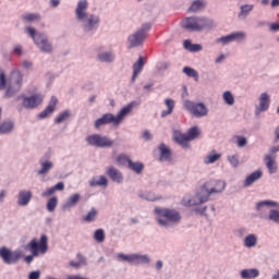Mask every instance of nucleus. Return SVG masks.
Masks as SVG:
<instances>
[{
	"label": "nucleus",
	"instance_id": "nucleus-1",
	"mask_svg": "<svg viewBox=\"0 0 279 279\" xmlns=\"http://www.w3.org/2000/svg\"><path fill=\"white\" fill-rule=\"evenodd\" d=\"M223 191H226V183L222 180H210L204 184L201 193L194 197L185 196L182 204L186 207L199 206V204H206L215 193H223Z\"/></svg>",
	"mask_w": 279,
	"mask_h": 279
},
{
	"label": "nucleus",
	"instance_id": "nucleus-2",
	"mask_svg": "<svg viewBox=\"0 0 279 279\" xmlns=\"http://www.w3.org/2000/svg\"><path fill=\"white\" fill-rule=\"evenodd\" d=\"M76 20L82 23L84 32H95L101 20L99 15L88 14V1L80 0L75 9Z\"/></svg>",
	"mask_w": 279,
	"mask_h": 279
},
{
	"label": "nucleus",
	"instance_id": "nucleus-3",
	"mask_svg": "<svg viewBox=\"0 0 279 279\" xmlns=\"http://www.w3.org/2000/svg\"><path fill=\"white\" fill-rule=\"evenodd\" d=\"M22 87L23 73H21V70H12L8 81L5 80V72H0V90H5L4 97H14V95H16Z\"/></svg>",
	"mask_w": 279,
	"mask_h": 279
},
{
	"label": "nucleus",
	"instance_id": "nucleus-4",
	"mask_svg": "<svg viewBox=\"0 0 279 279\" xmlns=\"http://www.w3.org/2000/svg\"><path fill=\"white\" fill-rule=\"evenodd\" d=\"M136 106V102H131L128 106L123 107L117 116L112 113H105L101 118L97 119L94 123L96 130H99L101 125H110V123L114 126L121 125L123 123V120L130 112H132V109Z\"/></svg>",
	"mask_w": 279,
	"mask_h": 279
},
{
	"label": "nucleus",
	"instance_id": "nucleus-5",
	"mask_svg": "<svg viewBox=\"0 0 279 279\" xmlns=\"http://www.w3.org/2000/svg\"><path fill=\"white\" fill-rule=\"evenodd\" d=\"M180 25L186 32H202L203 29H213L215 27L213 20L197 16L185 17Z\"/></svg>",
	"mask_w": 279,
	"mask_h": 279
},
{
	"label": "nucleus",
	"instance_id": "nucleus-6",
	"mask_svg": "<svg viewBox=\"0 0 279 279\" xmlns=\"http://www.w3.org/2000/svg\"><path fill=\"white\" fill-rule=\"evenodd\" d=\"M155 215H156V221L162 228H171L173 223H178V221L182 219L178 210L169 209V208L156 207Z\"/></svg>",
	"mask_w": 279,
	"mask_h": 279
},
{
	"label": "nucleus",
	"instance_id": "nucleus-7",
	"mask_svg": "<svg viewBox=\"0 0 279 279\" xmlns=\"http://www.w3.org/2000/svg\"><path fill=\"white\" fill-rule=\"evenodd\" d=\"M48 241L49 239L47 238V235L43 234L39 242L38 240L33 239L26 245V250L32 253V255H27L25 257V263H27V265H29L34 260L35 256H39V254H47V250H49Z\"/></svg>",
	"mask_w": 279,
	"mask_h": 279
},
{
	"label": "nucleus",
	"instance_id": "nucleus-8",
	"mask_svg": "<svg viewBox=\"0 0 279 279\" xmlns=\"http://www.w3.org/2000/svg\"><path fill=\"white\" fill-rule=\"evenodd\" d=\"M150 29H151V23L147 22L142 24L140 29H137L135 33L131 34L128 37L129 49L141 47L143 43H145V39L147 38V34H149Z\"/></svg>",
	"mask_w": 279,
	"mask_h": 279
},
{
	"label": "nucleus",
	"instance_id": "nucleus-9",
	"mask_svg": "<svg viewBox=\"0 0 279 279\" xmlns=\"http://www.w3.org/2000/svg\"><path fill=\"white\" fill-rule=\"evenodd\" d=\"M26 32L31 38H33L35 45H37L40 51H44V53H51L53 47L49 43V38H47L46 34L36 32V28L32 26L26 27Z\"/></svg>",
	"mask_w": 279,
	"mask_h": 279
},
{
	"label": "nucleus",
	"instance_id": "nucleus-10",
	"mask_svg": "<svg viewBox=\"0 0 279 279\" xmlns=\"http://www.w3.org/2000/svg\"><path fill=\"white\" fill-rule=\"evenodd\" d=\"M118 260L121 263H129L130 265H149L151 258L147 254L133 253L125 255L123 253L118 254Z\"/></svg>",
	"mask_w": 279,
	"mask_h": 279
},
{
	"label": "nucleus",
	"instance_id": "nucleus-11",
	"mask_svg": "<svg viewBox=\"0 0 279 279\" xmlns=\"http://www.w3.org/2000/svg\"><path fill=\"white\" fill-rule=\"evenodd\" d=\"M184 108L195 117L196 119H202L204 117H208V107L204 105V102H194L191 100H185L184 101Z\"/></svg>",
	"mask_w": 279,
	"mask_h": 279
},
{
	"label": "nucleus",
	"instance_id": "nucleus-12",
	"mask_svg": "<svg viewBox=\"0 0 279 279\" xmlns=\"http://www.w3.org/2000/svg\"><path fill=\"white\" fill-rule=\"evenodd\" d=\"M86 142L92 147H112L114 145V142L110 137L100 134L88 135Z\"/></svg>",
	"mask_w": 279,
	"mask_h": 279
},
{
	"label": "nucleus",
	"instance_id": "nucleus-13",
	"mask_svg": "<svg viewBox=\"0 0 279 279\" xmlns=\"http://www.w3.org/2000/svg\"><path fill=\"white\" fill-rule=\"evenodd\" d=\"M44 100L45 96H43V94H34L32 96H24L22 105L23 108H26L27 110H34L35 108H38Z\"/></svg>",
	"mask_w": 279,
	"mask_h": 279
},
{
	"label": "nucleus",
	"instance_id": "nucleus-14",
	"mask_svg": "<svg viewBox=\"0 0 279 279\" xmlns=\"http://www.w3.org/2000/svg\"><path fill=\"white\" fill-rule=\"evenodd\" d=\"M0 257L2 258L3 263L7 265H12L21 258V255L17 252H12L5 247L0 248Z\"/></svg>",
	"mask_w": 279,
	"mask_h": 279
},
{
	"label": "nucleus",
	"instance_id": "nucleus-15",
	"mask_svg": "<svg viewBox=\"0 0 279 279\" xmlns=\"http://www.w3.org/2000/svg\"><path fill=\"white\" fill-rule=\"evenodd\" d=\"M259 105L255 109V114H260V112H267L271 106V97L267 93H262L258 98Z\"/></svg>",
	"mask_w": 279,
	"mask_h": 279
},
{
	"label": "nucleus",
	"instance_id": "nucleus-16",
	"mask_svg": "<svg viewBox=\"0 0 279 279\" xmlns=\"http://www.w3.org/2000/svg\"><path fill=\"white\" fill-rule=\"evenodd\" d=\"M264 162L270 175L278 173V161H276V156L265 155Z\"/></svg>",
	"mask_w": 279,
	"mask_h": 279
},
{
	"label": "nucleus",
	"instance_id": "nucleus-17",
	"mask_svg": "<svg viewBox=\"0 0 279 279\" xmlns=\"http://www.w3.org/2000/svg\"><path fill=\"white\" fill-rule=\"evenodd\" d=\"M245 38V33L243 32H234L227 36L220 37L217 41L222 45H228L229 43H234L235 40H243Z\"/></svg>",
	"mask_w": 279,
	"mask_h": 279
},
{
	"label": "nucleus",
	"instance_id": "nucleus-18",
	"mask_svg": "<svg viewBox=\"0 0 279 279\" xmlns=\"http://www.w3.org/2000/svg\"><path fill=\"white\" fill-rule=\"evenodd\" d=\"M56 106H58V98L52 96L48 106L45 108V110L39 112L38 119H47V117H50V114H53V112L56 111Z\"/></svg>",
	"mask_w": 279,
	"mask_h": 279
},
{
	"label": "nucleus",
	"instance_id": "nucleus-19",
	"mask_svg": "<svg viewBox=\"0 0 279 279\" xmlns=\"http://www.w3.org/2000/svg\"><path fill=\"white\" fill-rule=\"evenodd\" d=\"M262 178H263V170H256L246 177V179L244 180L243 186L247 189L248 186H252L254 182H258V180H260Z\"/></svg>",
	"mask_w": 279,
	"mask_h": 279
},
{
	"label": "nucleus",
	"instance_id": "nucleus-20",
	"mask_svg": "<svg viewBox=\"0 0 279 279\" xmlns=\"http://www.w3.org/2000/svg\"><path fill=\"white\" fill-rule=\"evenodd\" d=\"M145 66V58L140 57L138 60L133 64V76L132 82H136V78L141 73H143V69Z\"/></svg>",
	"mask_w": 279,
	"mask_h": 279
},
{
	"label": "nucleus",
	"instance_id": "nucleus-21",
	"mask_svg": "<svg viewBox=\"0 0 279 279\" xmlns=\"http://www.w3.org/2000/svg\"><path fill=\"white\" fill-rule=\"evenodd\" d=\"M106 173L112 182H117V184H121V182H123V174L117 168L110 167L107 169Z\"/></svg>",
	"mask_w": 279,
	"mask_h": 279
},
{
	"label": "nucleus",
	"instance_id": "nucleus-22",
	"mask_svg": "<svg viewBox=\"0 0 279 279\" xmlns=\"http://www.w3.org/2000/svg\"><path fill=\"white\" fill-rule=\"evenodd\" d=\"M32 202V191L22 190L17 196L19 206H27Z\"/></svg>",
	"mask_w": 279,
	"mask_h": 279
},
{
	"label": "nucleus",
	"instance_id": "nucleus-23",
	"mask_svg": "<svg viewBox=\"0 0 279 279\" xmlns=\"http://www.w3.org/2000/svg\"><path fill=\"white\" fill-rule=\"evenodd\" d=\"M244 247H247V250H252V247H256L258 245V235L254 233L247 234L243 240Z\"/></svg>",
	"mask_w": 279,
	"mask_h": 279
},
{
	"label": "nucleus",
	"instance_id": "nucleus-24",
	"mask_svg": "<svg viewBox=\"0 0 279 279\" xmlns=\"http://www.w3.org/2000/svg\"><path fill=\"white\" fill-rule=\"evenodd\" d=\"M40 169L37 171L38 175H47L53 169V162L45 159L39 160Z\"/></svg>",
	"mask_w": 279,
	"mask_h": 279
},
{
	"label": "nucleus",
	"instance_id": "nucleus-25",
	"mask_svg": "<svg viewBox=\"0 0 279 279\" xmlns=\"http://www.w3.org/2000/svg\"><path fill=\"white\" fill-rule=\"evenodd\" d=\"M240 276L242 279H255L260 276V271L256 268L243 269Z\"/></svg>",
	"mask_w": 279,
	"mask_h": 279
},
{
	"label": "nucleus",
	"instance_id": "nucleus-26",
	"mask_svg": "<svg viewBox=\"0 0 279 279\" xmlns=\"http://www.w3.org/2000/svg\"><path fill=\"white\" fill-rule=\"evenodd\" d=\"M220 158L221 154L217 153V150H211L203 158V162L204 165H215Z\"/></svg>",
	"mask_w": 279,
	"mask_h": 279
},
{
	"label": "nucleus",
	"instance_id": "nucleus-27",
	"mask_svg": "<svg viewBox=\"0 0 279 279\" xmlns=\"http://www.w3.org/2000/svg\"><path fill=\"white\" fill-rule=\"evenodd\" d=\"M159 151H160L159 160L161 162L171 160V149H169V147H167V145L160 144Z\"/></svg>",
	"mask_w": 279,
	"mask_h": 279
},
{
	"label": "nucleus",
	"instance_id": "nucleus-28",
	"mask_svg": "<svg viewBox=\"0 0 279 279\" xmlns=\"http://www.w3.org/2000/svg\"><path fill=\"white\" fill-rule=\"evenodd\" d=\"M174 141L179 145H182V147H189V143L191 142V140H189V135L180 132L174 133Z\"/></svg>",
	"mask_w": 279,
	"mask_h": 279
},
{
	"label": "nucleus",
	"instance_id": "nucleus-29",
	"mask_svg": "<svg viewBox=\"0 0 279 279\" xmlns=\"http://www.w3.org/2000/svg\"><path fill=\"white\" fill-rule=\"evenodd\" d=\"M183 47L186 51H191L192 53H196V51H202V45L199 44H192L191 39H185L183 41Z\"/></svg>",
	"mask_w": 279,
	"mask_h": 279
},
{
	"label": "nucleus",
	"instance_id": "nucleus-30",
	"mask_svg": "<svg viewBox=\"0 0 279 279\" xmlns=\"http://www.w3.org/2000/svg\"><path fill=\"white\" fill-rule=\"evenodd\" d=\"M56 191H64V183L59 182L54 186L49 187L47 191L41 193V197H50V195H53Z\"/></svg>",
	"mask_w": 279,
	"mask_h": 279
},
{
	"label": "nucleus",
	"instance_id": "nucleus-31",
	"mask_svg": "<svg viewBox=\"0 0 279 279\" xmlns=\"http://www.w3.org/2000/svg\"><path fill=\"white\" fill-rule=\"evenodd\" d=\"M89 186H108V179L104 175L94 177L89 181Z\"/></svg>",
	"mask_w": 279,
	"mask_h": 279
},
{
	"label": "nucleus",
	"instance_id": "nucleus-32",
	"mask_svg": "<svg viewBox=\"0 0 279 279\" xmlns=\"http://www.w3.org/2000/svg\"><path fill=\"white\" fill-rule=\"evenodd\" d=\"M165 104L167 106V110H163L161 112V118L165 119V117H169V114H172L173 109L175 108V101L171 98H168L165 100Z\"/></svg>",
	"mask_w": 279,
	"mask_h": 279
},
{
	"label": "nucleus",
	"instance_id": "nucleus-33",
	"mask_svg": "<svg viewBox=\"0 0 279 279\" xmlns=\"http://www.w3.org/2000/svg\"><path fill=\"white\" fill-rule=\"evenodd\" d=\"M99 62H114V53L112 51H105L98 53Z\"/></svg>",
	"mask_w": 279,
	"mask_h": 279
},
{
	"label": "nucleus",
	"instance_id": "nucleus-34",
	"mask_svg": "<svg viewBox=\"0 0 279 279\" xmlns=\"http://www.w3.org/2000/svg\"><path fill=\"white\" fill-rule=\"evenodd\" d=\"M82 199L80 194H73L69 197L66 203L63 205V208H73V206H77V202Z\"/></svg>",
	"mask_w": 279,
	"mask_h": 279
},
{
	"label": "nucleus",
	"instance_id": "nucleus-35",
	"mask_svg": "<svg viewBox=\"0 0 279 279\" xmlns=\"http://www.w3.org/2000/svg\"><path fill=\"white\" fill-rule=\"evenodd\" d=\"M22 21L25 23H36L40 21V14L38 13H26L22 15Z\"/></svg>",
	"mask_w": 279,
	"mask_h": 279
},
{
	"label": "nucleus",
	"instance_id": "nucleus-36",
	"mask_svg": "<svg viewBox=\"0 0 279 279\" xmlns=\"http://www.w3.org/2000/svg\"><path fill=\"white\" fill-rule=\"evenodd\" d=\"M129 168L134 171V173L141 174L143 173V169H145V165L141 161H129Z\"/></svg>",
	"mask_w": 279,
	"mask_h": 279
},
{
	"label": "nucleus",
	"instance_id": "nucleus-37",
	"mask_svg": "<svg viewBox=\"0 0 279 279\" xmlns=\"http://www.w3.org/2000/svg\"><path fill=\"white\" fill-rule=\"evenodd\" d=\"M203 8H206V2H204V0H195L194 2H192L189 11L199 12V10H203Z\"/></svg>",
	"mask_w": 279,
	"mask_h": 279
},
{
	"label": "nucleus",
	"instance_id": "nucleus-38",
	"mask_svg": "<svg viewBox=\"0 0 279 279\" xmlns=\"http://www.w3.org/2000/svg\"><path fill=\"white\" fill-rule=\"evenodd\" d=\"M12 130H14L13 122H3L0 124V134H10Z\"/></svg>",
	"mask_w": 279,
	"mask_h": 279
},
{
	"label": "nucleus",
	"instance_id": "nucleus-39",
	"mask_svg": "<svg viewBox=\"0 0 279 279\" xmlns=\"http://www.w3.org/2000/svg\"><path fill=\"white\" fill-rule=\"evenodd\" d=\"M199 134H201V131H199V128H197V126L191 128V129L187 131V133H186L187 138H189L190 141H195V138H198V137H199Z\"/></svg>",
	"mask_w": 279,
	"mask_h": 279
},
{
	"label": "nucleus",
	"instance_id": "nucleus-40",
	"mask_svg": "<svg viewBox=\"0 0 279 279\" xmlns=\"http://www.w3.org/2000/svg\"><path fill=\"white\" fill-rule=\"evenodd\" d=\"M222 99L227 106H234V96L232 95V92L227 90L222 94Z\"/></svg>",
	"mask_w": 279,
	"mask_h": 279
},
{
	"label": "nucleus",
	"instance_id": "nucleus-41",
	"mask_svg": "<svg viewBox=\"0 0 279 279\" xmlns=\"http://www.w3.org/2000/svg\"><path fill=\"white\" fill-rule=\"evenodd\" d=\"M263 206H271L272 208H279V204L277 202L262 201V202L256 204V209L260 210V208H263Z\"/></svg>",
	"mask_w": 279,
	"mask_h": 279
},
{
	"label": "nucleus",
	"instance_id": "nucleus-42",
	"mask_svg": "<svg viewBox=\"0 0 279 279\" xmlns=\"http://www.w3.org/2000/svg\"><path fill=\"white\" fill-rule=\"evenodd\" d=\"M97 219V209L92 208L86 216H84L83 221H86V223H92V221H95Z\"/></svg>",
	"mask_w": 279,
	"mask_h": 279
},
{
	"label": "nucleus",
	"instance_id": "nucleus-43",
	"mask_svg": "<svg viewBox=\"0 0 279 279\" xmlns=\"http://www.w3.org/2000/svg\"><path fill=\"white\" fill-rule=\"evenodd\" d=\"M58 208V197L52 196L47 203L48 213H53Z\"/></svg>",
	"mask_w": 279,
	"mask_h": 279
},
{
	"label": "nucleus",
	"instance_id": "nucleus-44",
	"mask_svg": "<svg viewBox=\"0 0 279 279\" xmlns=\"http://www.w3.org/2000/svg\"><path fill=\"white\" fill-rule=\"evenodd\" d=\"M140 197L147 202H156V199H160V197L156 196L153 192H143L140 194Z\"/></svg>",
	"mask_w": 279,
	"mask_h": 279
},
{
	"label": "nucleus",
	"instance_id": "nucleus-45",
	"mask_svg": "<svg viewBox=\"0 0 279 279\" xmlns=\"http://www.w3.org/2000/svg\"><path fill=\"white\" fill-rule=\"evenodd\" d=\"M69 117H71V112L69 110H65L63 112H61L56 119H54V123L59 124V123H64V121H66L69 119Z\"/></svg>",
	"mask_w": 279,
	"mask_h": 279
},
{
	"label": "nucleus",
	"instance_id": "nucleus-46",
	"mask_svg": "<svg viewBox=\"0 0 279 279\" xmlns=\"http://www.w3.org/2000/svg\"><path fill=\"white\" fill-rule=\"evenodd\" d=\"M94 239L97 241V243H104L106 240V233L104 232V229H98L94 233Z\"/></svg>",
	"mask_w": 279,
	"mask_h": 279
},
{
	"label": "nucleus",
	"instance_id": "nucleus-47",
	"mask_svg": "<svg viewBox=\"0 0 279 279\" xmlns=\"http://www.w3.org/2000/svg\"><path fill=\"white\" fill-rule=\"evenodd\" d=\"M268 219L270 221H274V223L279 225V210L278 209H270L269 215H268Z\"/></svg>",
	"mask_w": 279,
	"mask_h": 279
},
{
	"label": "nucleus",
	"instance_id": "nucleus-48",
	"mask_svg": "<svg viewBox=\"0 0 279 279\" xmlns=\"http://www.w3.org/2000/svg\"><path fill=\"white\" fill-rule=\"evenodd\" d=\"M183 73H185L187 77H196V80L199 77V74L193 68H189V66L183 68Z\"/></svg>",
	"mask_w": 279,
	"mask_h": 279
},
{
	"label": "nucleus",
	"instance_id": "nucleus-49",
	"mask_svg": "<svg viewBox=\"0 0 279 279\" xmlns=\"http://www.w3.org/2000/svg\"><path fill=\"white\" fill-rule=\"evenodd\" d=\"M227 160L234 169L239 167V155H230L227 157Z\"/></svg>",
	"mask_w": 279,
	"mask_h": 279
},
{
	"label": "nucleus",
	"instance_id": "nucleus-50",
	"mask_svg": "<svg viewBox=\"0 0 279 279\" xmlns=\"http://www.w3.org/2000/svg\"><path fill=\"white\" fill-rule=\"evenodd\" d=\"M254 10V4H244L241 7V14L247 16Z\"/></svg>",
	"mask_w": 279,
	"mask_h": 279
},
{
	"label": "nucleus",
	"instance_id": "nucleus-51",
	"mask_svg": "<svg viewBox=\"0 0 279 279\" xmlns=\"http://www.w3.org/2000/svg\"><path fill=\"white\" fill-rule=\"evenodd\" d=\"M117 162H118V165H130V162H132V160L130 159V157L122 154L117 158Z\"/></svg>",
	"mask_w": 279,
	"mask_h": 279
},
{
	"label": "nucleus",
	"instance_id": "nucleus-52",
	"mask_svg": "<svg viewBox=\"0 0 279 279\" xmlns=\"http://www.w3.org/2000/svg\"><path fill=\"white\" fill-rule=\"evenodd\" d=\"M11 53L12 56H17L19 58H21V56H23V46L19 44L14 45Z\"/></svg>",
	"mask_w": 279,
	"mask_h": 279
},
{
	"label": "nucleus",
	"instance_id": "nucleus-53",
	"mask_svg": "<svg viewBox=\"0 0 279 279\" xmlns=\"http://www.w3.org/2000/svg\"><path fill=\"white\" fill-rule=\"evenodd\" d=\"M235 140L238 147H245L247 145V138L245 136L236 135Z\"/></svg>",
	"mask_w": 279,
	"mask_h": 279
},
{
	"label": "nucleus",
	"instance_id": "nucleus-54",
	"mask_svg": "<svg viewBox=\"0 0 279 279\" xmlns=\"http://www.w3.org/2000/svg\"><path fill=\"white\" fill-rule=\"evenodd\" d=\"M76 258H77L81 267H84V266L88 265V262H87L86 257H84V255H82V253H78L76 255Z\"/></svg>",
	"mask_w": 279,
	"mask_h": 279
},
{
	"label": "nucleus",
	"instance_id": "nucleus-55",
	"mask_svg": "<svg viewBox=\"0 0 279 279\" xmlns=\"http://www.w3.org/2000/svg\"><path fill=\"white\" fill-rule=\"evenodd\" d=\"M170 66H171L170 62H159L157 64L158 71H167V69H169Z\"/></svg>",
	"mask_w": 279,
	"mask_h": 279
},
{
	"label": "nucleus",
	"instance_id": "nucleus-56",
	"mask_svg": "<svg viewBox=\"0 0 279 279\" xmlns=\"http://www.w3.org/2000/svg\"><path fill=\"white\" fill-rule=\"evenodd\" d=\"M22 66H23V69H26L27 71H29V69H32V66H34V63L29 60H24L22 62Z\"/></svg>",
	"mask_w": 279,
	"mask_h": 279
},
{
	"label": "nucleus",
	"instance_id": "nucleus-57",
	"mask_svg": "<svg viewBox=\"0 0 279 279\" xmlns=\"http://www.w3.org/2000/svg\"><path fill=\"white\" fill-rule=\"evenodd\" d=\"M28 279H40V270L32 271L28 276Z\"/></svg>",
	"mask_w": 279,
	"mask_h": 279
},
{
	"label": "nucleus",
	"instance_id": "nucleus-58",
	"mask_svg": "<svg viewBox=\"0 0 279 279\" xmlns=\"http://www.w3.org/2000/svg\"><path fill=\"white\" fill-rule=\"evenodd\" d=\"M278 151H279V145L272 146V147L269 149L268 156H276V155H274V154H278Z\"/></svg>",
	"mask_w": 279,
	"mask_h": 279
},
{
	"label": "nucleus",
	"instance_id": "nucleus-59",
	"mask_svg": "<svg viewBox=\"0 0 279 279\" xmlns=\"http://www.w3.org/2000/svg\"><path fill=\"white\" fill-rule=\"evenodd\" d=\"M143 138H145V141H151V133L149 131H144Z\"/></svg>",
	"mask_w": 279,
	"mask_h": 279
},
{
	"label": "nucleus",
	"instance_id": "nucleus-60",
	"mask_svg": "<svg viewBox=\"0 0 279 279\" xmlns=\"http://www.w3.org/2000/svg\"><path fill=\"white\" fill-rule=\"evenodd\" d=\"M270 31L271 32H279V23H272L270 25Z\"/></svg>",
	"mask_w": 279,
	"mask_h": 279
},
{
	"label": "nucleus",
	"instance_id": "nucleus-61",
	"mask_svg": "<svg viewBox=\"0 0 279 279\" xmlns=\"http://www.w3.org/2000/svg\"><path fill=\"white\" fill-rule=\"evenodd\" d=\"M70 266L71 267H75V269H78V267H82V264H80V262H70Z\"/></svg>",
	"mask_w": 279,
	"mask_h": 279
},
{
	"label": "nucleus",
	"instance_id": "nucleus-62",
	"mask_svg": "<svg viewBox=\"0 0 279 279\" xmlns=\"http://www.w3.org/2000/svg\"><path fill=\"white\" fill-rule=\"evenodd\" d=\"M278 141H279V126H277L275 130V143H278Z\"/></svg>",
	"mask_w": 279,
	"mask_h": 279
},
{
	"label": "nucleus",
	"instance_id": "nucleus-63",
	"mask_svg": "<svg viewBox=\"0 0 279 279\" xmlns=\"http://www.w3.org/2000/svg\"><path fill=\"white\" fill-rule=\"evenodd\" d=\"M156 269H158V271H160V269H162V260H158L156 263Z\"/></svg>",
	"mask_w": 279,
	"mask_h": 279
},
{
	"label": "nucleus",
	"instance_id": "nucleus-64",
	"mask_svg": "<svg viewBox=\"0 0 279 279\" xmlns=\"http://www.w3.org/2000/svg\"><path fill=\"white\" fill-rule=\"evenodd\" d=\"M278 5H279V0L271 1V8H278Z\"/></svg>",
	"mask_w": 279,
	"mask_h": 279
}]
</instances>
